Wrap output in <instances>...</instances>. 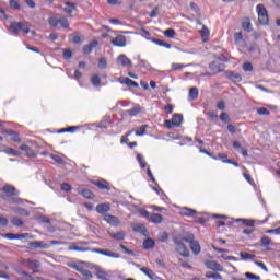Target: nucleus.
<instances>
[{"label":"nucleus","mask_w":280,"mask_h":280,"mask_svg":"<svg viewBox=\"0 0 280 280\" xmlns=\"http://www.w3.org/2000/svg\"><path fill=\"white\" fill-rule=\"evenodd\" d=\"M240 256H241V259H244V260L255 259L254 254H249V253H246V252H241Z\"/></svg>","instance_id":"obj_38"},{"label":"nucleus","mask_w":280,"mask_h":280,"mask_svg":"<svg viewBox=\"0 0 280 280\" xmlns=\"http://www.w3.org/2000/svg\"><path fill=\"white\" fill-rule=\"evenodd\" d=\"M260 243H261V246L262 248H266V250H270V244H272V240H270V237L268 236H262L260 238Z\"/></svg>","instance_id":"obj_25"},{"label":"nucleus","mask_w":280,"mask_h":280,"mask_svg":"<svg viewBox=\"0 0 280 280\" xmlns=\"http://www.w3.org/2000/svg\"><path fill=\"white\" fill-rule=\"evenodd\" d=\"M182 215H186L187 218H194V215H196V210L190 208H183Z\"/></svg>","instance_id":"obj_29"},{"label":"nucleus","mask_w":280,"mask_h":280,"mask_svg":"<svg viewBox=\"0 0 280 280\" xmlns=\"http://www.w3.org/2000/svg\"><path fill=\"white\" fill-rule=\"evenodd\" d=\"M106 67H108V63L106 62V58H100L98 60V68L100 69H106Z\"/></svg>","instance_id":"obj_50"},{"label":"nucleus","mask_w":280,"mask_h":280,"mask_svg":"<svg viewBox=\"0 0 280 280\" xmlns=\"http://www.w3.org/2000/svg\"><path fill=\"white\" fill-rule=\"evenodd\" d=\"M96 277H97V279H101V280H109L110 279V276L108 275V272H106L102 268L96 269Z\"/></svg>","instance_id":"obj_20"},{"label":"nucleus","mask_w":280,"mask_h":280,"mask_svg":"<svg viewBox=\"0 0 280 280\" xmlns=\"http://www.w3.org/2000/svg\"><path fill=\"white\" fill-rule=\"evenodd\" d=\"M5 135L11 137V140L14 141L15 143H19V141H21V137L19 136V132L12 129L5 130Z\"/></svg>","instance_id":"obj_21"},{"label":"nucleus","mask_w":280,"mask_h":280,"mask_svg":"<svg viewBox=\"0 0 280 280\" xmlns=\"http://www.w3.org/2000/svg\"><path fill=\"white\" fill-rule=\"evenodd\" d=\"M20 150L26 152V156H30L31 159H36V156H38V152L32 150V147L30 144H22L20 147Z\"/></svg>","instance_id":"obj_10"},{"label":"nucleus","mask_w":280,"mask_h":280,"mask_svg":"<svg viewBox=\"0 0 280 280\" xmlns=\"http://www.w3.org/2000/svg\"><path fill=\"white\" fill-rule=\"evenodd\" d=\"M206 277L208 279H219V280H222V275L218 273V272H214V273H206Z\"/></svg>","instance_id":"obj_47"},{"label":"nucleus","mask_w":280,"mask_h":280,"mask_svg":"<svg viewBox=\"0 0 280 280\" xmlns=\"http://www.w3.org/2000/svg\"><path fill=\"white\" fill-rule=\"evenodd\" d=\"M164 36H166V38H174V36H176V31H174V28H167L164 31Z\"/></svg>","instance_id":"obj_40"},{"label":"nucleus","mask_w":280,"mask_h":280,"mask_svg":"<svg viewBox=\"0 0 280 280\" xmlns=\"http://www.w3.org/2000/svg\"><path fill=\"white\" fill-rule=\"evenodd\" d=\"M110 237H113V240H118L121 241L126 237V234L124 232H117V233H109Z\"/></svg>","instance_id":"obj_33"},{"label":"nucleus","mask_w":280,"mask_h":280,"mask_svg":"<svg viewBox=\"0 0 280 280\" xmlns=\"http://www.w3.org/2000/svg\"><path fill=\"white\" fill-rule=\"evenodd\" d=\"M256 12L258 14V21L260 25H268V10H266V7L264 4H258L256 7Z\"/></svg>","instance_id":"obj_3"},{"label":"nucleus","mask_w":280,"mask_h":280,"mask_svg":"<svg viewBox=\"0 0 280 280\" xmlns=\"http://www.w3.org/2000/svg\"><path fill=\"white\" fill-rule=\"evenodd\" d=\"M164 126H165V128H174V126H176L175 124H174V120H165L164 121Z\"/></svg>","instance_id":"obj_61"},{"label":"nucleus","mask_w":280,"mask_h":280,"mask_svg":"<svg viewBox=\"0 0 280 280\" xmlns=\"http://www.w3.org/2000/svg\"><path fill=\"white\" fill-rule=\"evenodd\" d=\"M242 28L245 32H253V24L250 23V19L245 18L242 22Z\"/></svg>","instance_id":"obj_24"},{"label":"nucleus","mask_w":280,"mask_h":280,"mask_svg":"<svg viewBox=\"0 0 280 280\" xmlns=\"http://www.w3.org/2000/svg\"><path fill=\"white\" fill-rule=\"evenodd\" d=\"M206 266L209 270H214L215 272H222V270H224L222 268V265H220L218 261L215 260H208L206 261Z\"/></svg>","instance_id":"obj_9"},{"label":"nucleus","mask_w":280,"mask_h":280,"mask_svg":"<svg viewBox=\"0 0 280 280\" xmlns=\"http://www.w3.org/2000/svg\"><path fill=\"white\" fill-rule=\"evenodd\" d=\"M152 43H154L155 45H159L160 47H165L166 49H172V45L168 44L165 40H161V39H152Z\"/></svg>","instance_id":"obj_30"},{"label":"nucleus","mask_w":280,"mask_h":280,"mask_svg":"<svg viewBox=\"0 0 280 280\" xmlns=\"http://www.w3.org/2000/svg\"><path fill=\"white\" fill-rule=\"evenodd\" d=\"M236 222H243L245 226H255V220L250 219H236Z\"/></svg>","instance_id":"obj_34"},{"label":"nucleus","mask_w":280,"mask_h":280,"mask_svg":"<svg viewBox=\"0 0 280 280\" xmlns=\"http://www.w3.org/2000/svg\"><path fill=\"white\" fill-rule=\"evenodd\" d=\"M219 119H221V121H223V124H229L231 121L229 114H226L224 112L220 114Z\"/></svg>","instance_id":"obj_42"},{"label":"nucleus","mask_w":280,"mask_h":280,"mask_svg":"<svg viewBox=\"0 0 280 280\" xmlns=\"http://www.w3.org/2000/svg\"><path fill=\"white\" fill-rule=\"evenodd\" d=\"M118 82H120V84H125V86H129V89H139V83L131 80L130 78L120 77Z\"/></svg>","instance_id":"obj_7"},{"label":"nucleus","mask_w":280,"mask_h":280,"mask_svg":"<svg viewBox=\"0 0 280 280\" xmlns=\"http://www.w3.org/2000/svg\"><path fill=\"white\" fill-rule=\"evenodd\" d=\"M224 75L232 82H242V75L235 71H225Z\"/></svg>","instance_id":"obj_11"},{"label":"nucleus","mask_w":280,"mask_h":280,"mask_svg":"<svg viewBox=\"0 0 280 280\" xmlns=\"http://www.w3.org/2000/svg\"><path fill=\"white\" fill-rule=\"evenodd\" d=\"M93 185H95V187H97L98 189H106L107 191H110V184H108V182L104 179L93 182Z\"/></svg>","instance_id":"obj_18"},{"label":"nucleus","mask_w":280,"mask_h":280,"mask_svg":"<svg viewBox=\"0 0 280 280\" xmlns=\"http://www.w3.org/2000/svg\"><path fill=\"white\" fill-rule=\"evenodd\" d=\"M154 240H152V238H147L144 242H143V244H142V246H143V248H144V250H150V248H153L154 247Z\"/></svg>","instance_id":"obj_32"},{"label":"nucleus","mask_w":280,"mask_h":280,"mask_svg":"<svg viewBox=\"0 0 280 280\" xmlns=\"http://www.w3.org/2000/svg\"><path fill=\"white\" fill-rule=\"evenodd\" d=\"M4 153L9 154L10 156H19V154H20L19 151H16V150H14L12 148H7L4 150Z\"/></svg>","instance_id":"obj_44"},{"label":"nucleus","mask_w":280,"mask_h":280,"mask_svg":"<svg viewBox=\"0 0 280 280\" xmlns=\"http://www.w3.org/2000/svg\"><path fill=\"white\" fill-rule=\"evenodd\" d=\"M141 113V107L137 105L136 107L128 109L126 115H130V117H137Z\"/></svg>","instance_id":"obj_28"},{"label":"nucleus","mask_w":280,"mask_h":280,"mask_svg":"<svg viewBox=\"0 0 280 280\" xmlns=\"http://www.w3.org/2000/svg\"><path fill=\"white\" fill-rule=\"evenodd\" d=\"M4 237H5L7 240H19V234L7 233V234H4Z\"/></svg>","instance_id":"obj_55"},{"label":"nucleus","mask_w":280,"mask_h":280,"mask_svg":"<svg viewBox=\"0 0 280 280\" xmlns=\"http://www.w3.org/2000/svg\"><path fill=\"white\" fill-rule=\"evenodd\" d=\"M72 268L77 270V272L83 275V277H86V279H93V273L89 269H85L84 267H81L79 265H74L72 266Z\"/></svg>","instance_id":"obj_12"},{"label":"nucleus","mask_w":280,"mask_h":280,"mask_svg":"<svg viewBox=\"0 0 280 280\" xmlns=\"http://www.w3.org/2000/svg\"><path fill=\"white\" fill-rule=\"evenodd\" d=\"M175 250L182 257H189V249H187V246L183 244L182 242L175 241Z\"/></svg>","instance_id":"obj_4"},{"label":"nucleus","mask_w":280,"mask_h":280,"mask_svg":"<svg viewBox=\"0 0 280 280\" xmlns=\"http://www.w3.org/2000/svg\"><path fill=\"white\" fill-rule=\"evenodd\" d=\"M78 191L81 196H83V198H88V200H93V198H95V195L89 188L81 186L78 188Z\"/></svg>","instance_id":"obj_14"},{"label":"nucleus","mask_w":280,"mask_h":280,"mask_svg":"<svg viewBox=\"0 0 280 280\" xmlns=\"http://www.w3.org/2000/svg\"><path fill=\"white\" fill-rule=\"evenodd\" d=\"M59 25L63 27V30H69V20H67V18L59 19Z\"/></svg>","instance_id":"obj_39"},{"label":"nucleus","mask_w":280,"mask_h":280,"mask_svg":"<svg viewBox=\"0 0 280 280\" xmlns=\"http://www.w3.org/2000/svg\"><path fill=\"white\" fill-rule=\"evenodd\" d=\"M11 223H12L13 226H18V228H21L24 224L23 220H21V218H18V217H14L11 220Z\"/></svg>","instance_id":"obj_36"},{"label":"nucleus","mask_w":280,"mask_h":280,"mask_svg":"<svg viewBox=\"0 0 280 280\" xmlns=\"http://www.w3.org/2000/svg\"><path fill=\"white\" fill-rule=\"evenodd\" d=\"M10 8H12L13 10H21V4L19 2H16L15 0H11Z\"/></svg>","instance_id":"obj_52"},{"label":"nucleus","mask_w":280,"mask_h":280,"mask_svg":"<svg viewBox=\"0 0 280 280\" xmlns=\"http://www.w3.org/2000/svg\"><path fill=\"white\" fill-rule=\"evenodd\" d=\"M92 253H97L98 255H104L105 257H112L113 259H119V254L108 249L95 248L92 249Z\"/></svg>","instance_id":"obj_5"},{"label":"nucleus","mask_w":280,"mask_h":280,"mask_svg":"<svg viewBox=\"0 0 280 280\" xmlns=\"http://www.w3.org/2000/svg\"><path fill=\"white\" fill-rule=\"evenodd\" d=\"M112 45H114L115 47H126V36H116V38L112 39Z\"/></svg>","instance_id":"obj_15"},{"label":"nucleus","mask_w":280,"mask_h":280,"mask_svg":"<svg viewBox=\"0 0 280 280\" xmlns=\"http://www.w3.org/2000/svg\"><path fill=\"white\" fill-rule=\"evenodd\" d=\"M189 246L194 255H200L202 248L200 247V243L198 241L192 242Z\"/></svg>","instance_id":"obj_23"},{"label":"nucleus","mask_w":280,"mask_h":280,"mask_svg":"<svg viewBox=\"0 0 280 280\" xmlns=\"http://www.w3.org/2000/svg\"><path fill=\"white\" fill-rule=\"evenodd\" d=\"M255 264L256 266H258V268H261V270L268 272V267H266V264H264L262 261H256Z\"/></svg>","instance_id":"obj_59"},{"label":"nucleus","mask_w":280,"mask_h":280,"mask_svg":"<svg viewBox=\"0 0 280 280\" xmlns=\"http://www.w3.org/2000/svg\"><path fill=\"white\" fill-rule=\"evenodd\" d=\"M91 82H92L93 86H100L101 79L98 75H94V77H92Z\"/></svg>","instance_id":"obj_51"},{"label":"nucleus","mask_w":280,"mask_h":280,"mask_svg":"<svg viewBox=\"0 0 280 280\" xmlns=\"http://www.w3.org/2000/svg\"><path fill=\"white\" fill-rule=\"evenodd\" d=\"M137 161L140 164V167H142V170H144V167L148 165V163H145V160H143L142 154L137 155Z\"/></svg>","instance_id":"obj_45"},{"label":"nucleus","mask_w":280,"mask_h":280,"mask_svg":"<svg viewBox=\"0 0 280 280\" xmlns=\"http://www.w3.org/2000/svg\"><path fill=\"white\" fill-rule=\"evenodd\" d=\"M2 191H4V196H1V198H3V200H7L8 202H11V205H23V199L21 198H16V197H12V196H19V190L12 186V185H5L2 188Z\"/></svg>","instance_id":"obj_1"},{"label":"nucleus","mask_w":280,"mask_h":280,"mask_svg":"<svg viewBox=\"0 0 280 280\" xmlns=\"http://www.w3.org/2000/svg\"><path fill=\"white\" fill-rule=\"evenodd\" d=\"M9 32L11 34H30V24L27 22H13L9 25Z\"/></svg>","instance_id":"obj_2"},{"label":"nucleus","mask_w":280,"mask_h":280,"mask_svg":"<svg viewBox=\"0 0 280 280\" xmlns=\"http://www.w3.org/2000/svg\"><path fill=\"white\" fill-rule=\"evenodd\" d=\"M207 117H209L211 121H215V119H218V114H215V112H208Z\"/></svg>","instance_id":"obj_56"},{"label":"nucleus","mask_w":280,"mask_h":280,"mask_svg":"<svg viewBox=\"0 0 280 280\" xmlns=\"http://www.w3.org/2000/svg\"><path fill=\"white\" fill-rule=\"evenodd\" d=\"M73 56V54L71 52V49H67L63 51V58H66V60H69V58H71Z\"/></svg>","instance_id":"obj_62"},{"label":"nucleus","mask_w":280,"mask_h":280,"mask_svg":"<svg viewBox=\"0 0 280 280\" xmlns=\"http://www.w3.org/2000/svg\"><path fill=\"white\" fill-rule=\"evenodd\" d=\"M18 240H32V234L30 233L18 234Z\"/></svg>","instance_id":"obj_53"},{"label":"nucleus","mask_w":280,"mask_h":280,"mask_svg":"<svg viewBox=\"0 0 280 280\" xmlns=\"http://www.w3.org/2000/svg\"><path fill=\"white\" fill-rule=\"evenodd\" d=\"M104 221L107 222V224H110V226H117V224H119V218L113 214H105Z\"/></svg>","instance_id":"obj_16"},{"label":"nucleus","mask_w":280,"mask_h":280,"mask_svg":"<svg viewBox=\"0 0 280 280\" xmlns=\"http://www.w3.org/2000/svg\"><path fill=\"white\" fill-rule=\"evenodd\" d=\"M140 272H143V275L150 278V280H161V278H159V276H156V273H154V271L150 268L141 267Z\"/></svg>","instance_id":"obj_13"},{"label":"nucleus","mask_w":280,"mask_h":280,"mask_svg":"<svg viewBox=\"0 0 280 280\" xmlns=\"http://www.w3.org/2000/svg\"><path fill=\"white\" fill-rule=\"evenodd\" d=\"M100 45V42L97 39L92 40L90 44L83 46V54H91L95 47Z\"/></svg>","instance_id":"obj_17"},{"label":"nucleus","mask_w":280,"mask_h":280,"mask_svg":"<svg viewBox=\"0 0 280 280\" xmlns=\"http://www.w3.org/2000/svg\"><path fill=\"white\" fill-rule=\"evenodd\" d=\"M257 114L258 115H270V110H268V108H266V107H260L257 109Z\"/></svg>","instance_id":"obj_54"},{"label":"nucleus","mask_w":280,"mask_h":280,"mask_svg":"<svg viewBox=\"0 0 280 280\" xmlns=\"http://www.w3.org/2000/svg\"><path fill=\"white\" fill-rule=\"evenodd\" d=\"M96 211H97V213H101V214L108 213V211H110V205H108V203L97 205Z\"/></svg>","instance_id":"obj_19"},{"label":"nucleus","mask_w":280,"mask_h":280,"mask_svg":"<svg viewBox=\"0 0 280 280\" xmlns=\"http://www.w3.org/2000/svg\"><path fill=\"white\" fill-rule=\"evenodd\" d=\"M51 159L56 162V163H63L62 158H60L59 155L52 154Z\"/></svg>","instance_id":"obj_63"},{"label":"nucleus","mask_w":280,"mask_h":280,"mask_svg":"<svg viewBox=\"0 0 280 280\" xmlns=\"http://www.w3.org/2000/svg\"><path fill=\"white\" fill-rule=\"evenodd\" d=\"M117 65H120V67L130 68L132 67V60H130V58H128L126 55H120L117 58Z\"/></svg>","instance_id":"obj_8"},{"label":"nucleus","mask_w":280,"mask_h":280,"mask_svg":"<svg viewBox=\"0 0 280 280\" xmlns=\"http://www.w3.org/2000/svg\"><path fill=\"white\" fill-rule=\"evenodd\" d=\"M49 25H51V27H58L60 25V19L57 18H50L48 20Z\"/></svg>","instance_id":"obj_41"},{"label":"nucleus","mask_w":280,"mask_h":280,"mask_svg":"<svg viewBox=\"0 0 280 280\" xmlns=\"http://www.w3.org/2000/svg\"><path fill=\"white\" fill-rule=\"evenodd\" d=\"M164 110H165V114H166V115H171V113L174 112V105H172V104L166 105V106L164 107Z\"/></svg>","instance_id":"obj_57"},{"label":"nucleus","mask_w":280,"mask_h":280,"mask_svg":"<svg viewBox=\"0 0 280 280\" xmlns=\"http://www.w3.org/2000/svg\"><path fill=\"white\" fill-rule=\"evenodd\" d=\"M150 222H153V224H161V222H163V215L153 213L150 217Z\"/></svg>","instance_id":"obj_27"},{"label":"nucleus","mask_w":280,"mask_h":280,"mask_svg":"<svg viewBox=\"0 0 280 280\" xmlns=\"http://www.w3.org/2000/svg\"><path fill=\"white\" fill-rule=\"evenodd\" d=\"M190 100H198V88H190L189 90Z\"/></svg>","instance_id":"obj_35"},{"label":"nucleus","mask_w":280,"mask_h":280,"mask_svg":"<svg viewBox=\"0 0 280 280\" xmlns=\"http://www.w3.org/2000/svg\"><path fill=\"white\" fill-rule=\"evenodd\" d=\"M266 233L268 234L275 233L276 235H280V226L273 230H268Z\"/></svg>","instance_id":"obj_64"},{"label":"nucleus","mask_w":280,"mask_h":280,"mask_svg":"<svg viewBox=\"0 0 280 280\" xmlns=\"http://www.w3.org/2000/svg\"><path fill=\"white\" fill-rule=\"evenodd\" d=\"M245 277L246 279H252V280H261V277L255 275V273H252V272H245Z\"/></svg>","instance_id":"obj_48"},{"label":"nucleus","mask_w":280,"mask_h":280,"mask_svg":"<svg viewBox=\"0 0 280 280\" xmlns=\"http://www.w3.org/2000/svg\"><path fill=\"white\" fill-rule=\"evenodd\" d=\"M183 241L187 242V244L190 246V244L196 241V236H194V234H188L183 237Z\"/></svg>","instance_id":"obj_43"},{"label":"nucleus","mask_w":280,"mask_h":280,"mask_svg":"<svg viewBox=\"0 0 280 280\" xmlns=\"http://www.w3.org/2000/svg\"><path fill=\"white\" fill-rule=\"evenodd\" d=\"M209 69L210 71H213V75H215V73H222V71L226 69V66L224 63L213 61L209 65Z\"/></svg>","instance_id":"obj_6"},{"label":"nucleus","mask_w":280,"mask_h":280,"mask_svg":"<svg viewBox=\"0 0 280 280\" xmlns=\"http://www.w3.org/2000/svg\"><path fill=\"white\" fill-rule=\"evenodd\" d=\"M32 248H48L49 246L43 241L30 242Z\"/></svg>","instance_id":"obj_26"},{"label":"nucleus","mask_w":280,"mask_h":280,"mask_svg":"<svg viewBox=\"0 0 280 280\" xmlns=\"http://www.w3.org/2000/svg\"><path fill=\"white\" fill-rule=\"evenodd\" d=\"M145 130H148V125H142L139 129L136 130V136L143 137V135H145Z\"/></svg>","instance_id":"obj_37"},{"label":"nucleus","mask_w":280,"mask_h":280,"mask_svg":"<svg viewBox=\"0 0 280 280\" xmlns=\"http://www.w3.org/2000/svg\"><path fill=\"white\" fill-rule=\"evenodd\" d=\"M173 124H175V127L180 126L183 124V115L180 114H174L172 118Z\"/></svg>","instance_id":"obj_31"},{"label":"nucleus","mask_w":280,"mask_h":280,"mask_svg":"<svg viewBox=\"0 0 280 280\" xmlns=\"http://www.w3.org/2000/svg\"><path fill=\"white\" fill-rule=\"evenodd\" d=\"M61 191H71V185L69 183L61 184Z\"/></svg>","instance_id":"obj_58"},{"label":"nucleus","mask_w":280,"mask_h":280,"mask_svg":"<svg viewBox=\"0 0 280 280\" xmlns=\"http://www.w3.org/2000/svg\"><path fill=\"white\" fill-rule=\"evenodd\" d=\"M65 8L63 11L66 12V14H73V12H75L77 8H75V3L73 2H65Z\"/></svg>","instance_id":"obj_22"},{"label":"nucleus","mask_w":280,"mask_h":280,"mask_svg":"<svg viewBox=\"0 0 280 280\" xmlns=\"http://www.w3.org/2000/svg\"><path fill=\"white\" fill-rule=\"evenodd\" d=\"M243 70H244V71H253V63H250V62H245V63L243 65Z\"/></svg>","instance_id":"obj_60"},{"label":"nucleus","mask_w":280,"mask_h":280,"mask_svg":"<svg viewBox=\"0 0 280 280\" xmlns=\"http://www.w3.org/2000/svg\"><path fill=\"white\" fill-rule=\"evenodd\" d=\"M187 66L183 63H172V70L173 71H180V69H185Z\"/></svg>","instance_id":"obj_49"},{"label":"nucleus","mask_w":280,"mask_h":280,"mask_svg":"<svg viewBox=\"0 0 280 280\" xmlns=\"http://www.w3.org/2000/svg\"><path fill=\"white\" fill-rule=\"evenodd\" d=\"M167 240H170V235L167 234V232H160L159 233V241L160 242H167Z\"/></svg>","instance_id":"obj_46"}]
</instances>
